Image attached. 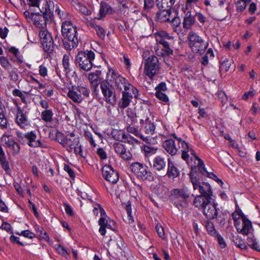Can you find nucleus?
Instances as JSON below:
<instances>
[{
  "instance_id": "nucleus-42",
  "label": "nucleus",
  "mask_w": 260,
  "mask_h": 260,
  "mask_svg": "<svg viewBox=\"0 0 260 260\" xmlns=\"http://www.w3.org/2000/svg\"><path fill=\"white\" fill-rule=\"evenodd\" d=\"M44 50L48 54L52 53L55 48V45L54 44L53 40H50L42 44Z\"/></svg>"
},
{
  "instance_id": "nucleus-41",
  "label": "nucleus",
  "mask_w": 260,
  "mask_h": 260,
  "mask_svg": "<svg viewBox=\"0 0 260 260\" xmlns=\"http://www.w3.org/2000/svg\"><path fill=\"white\" fill-rule=\"evenodd\" d=\"M247 244L251 248L260 251V245L254 237H248L247 239Z\"/></svg>"
},
{
  "instance_id": "nucleus-6",
  "label": "nucleus",
  "mask_w": 260,
  "mask_h": 260,
  "mask_svg": "<svg viewBox=\"0 0 260 260\" xmlns=\"http://www.w3.org/2000/svg\"><path fill=\"white\" fill-rule=\"evenodd\" d=\"M106 79L111 87L120 92L123 90L128 82L116 69L110 67L108 68Z\"/></svg>"
},
{
  "instance_id": "nucleus-31",
  "label": "nucleus",
  "mask_w": 260,
  "mask_h": 260,
  "mask_svg": "<svg viewBox=\"0 0 260 260\" xmlns=\"http://www.w3.org/2000/svg\"><path fill=\"white\" fill-rule=\"evenodd\" d=\"M88 79L91 84V87L93 89V92L95 94H98V90L97 88L99 83V74L96 73H91L88 75Z\"/></svg>"
},
{
  "instance_id": "nucleus-5",
  "label": "nucleus",
  "mask_w": 260,
  "mask_h": 260,
  "mask_svg": "<svg viewBox=\"0 0 260 260\" xmlns=\"http://www.w3.org/2000/svg\"><path fill=\"white\" fill-rule=\"evenodd\" d=\"M202 197H195L193 204L194 206L203 210L204 214L209 219H213L217 217L218 211L216 205L211 203L212 197L203 199Z\"/></svg>"
},
{
  "instance_id": "nucleus-9",
  "label": "nucleus",
  "mask_w": 260,
  "mask_h": 260,
  "mask_svg": "<svg viewBox=\"0 0 260 260\" xmlns=\"http://www.w3.org/2000/svg\"><path fill=\"white\" fill-rule=\"evenodd\" d=\"M188 40L189 46L194 53H203L208 45L200 36L192 31L189 33Z\"/></svg>"
},
{
  "instance_id": "nucleus-23",
  "label": "nucleus",
  "mask_w": 260,
  "mask_h": 260,
  "mask_svg": "<svg viewBox=\"0 0 260 260\" xmlns=\"http://www.w3.org/2000/svg\"><path fill=\"white\" fill-rule=\"evenodd\" d=\"M115 152L123 159L128 160L132 158V154L122 143L117 142L113 144Z\"/></svg>"
},
{
  "instance_id": "nucleus-57",
  "label": "nucleus",
  "mask_w": 260,
  "mask_h": 260,
  "mask_svg": "<svg viewBox=\"0 0 260 260\" xmlns=\"http://www.w3.org/2000/svg\"><path fill=\"white\" fill-rule=\"evenodd\" d=\"M154 6V0H144V10L148 11Z\"/></svg>"
},
{
  "instance_id": "nucleus-21",
  "label": "nucleus",
  "mask_w": 260,
  "mask_h": 260,
  "mask_svg": "<svg viewBox=\"0 0 260 260\" xmlns=\"http://www.w3.org/2000/svg\"><path fill=\"white\" fill-rule=\"evenodd\" d=\"M156 43L155 45H165V46L170 45L169 41L172 40L174 37L170 35L169 33L164 30H157L154 34Z\"/></svg>"
},
{
  "instance_id": "nucleus-17",
  "label": "nucleus",
  "mask_w": 260,
  "mask_h": 260,
  "mask_svg": "<svg viewBox=\"0 0 260 260\" xmlns=\"http://www.w3.org/2000/svg\"><path fill=\"white\" fill-rule=\"evenodd\" d=\"M16 134L17 136L19 139L25 138L27 140V144L29 146L31 147H43L41 141L37 139V136L34 131L27 132L24 134L17 132Z\"/></svg>"
},
{
  "instance_id": "nucleus-12",
  "label": "nucleus",
  "mask_w": 260,
  "mask_h": 260,
  "mask_svg": "<svg viewBox=\"0 0 260 260\" xmlns=\"http://www.w3.org/2000/svg\"><path fill=\"white\" fill-rule=\"evenodd\" d=\"M130 168L137 178L143 180H153V177L151 173L148 170V167L146 165L139 162H135L131 164Z\"/></svg>"
},
{
  "instance_id": "nucleus-24",
  "label": "nucleus",
  "mask_w": 260,
  "mask_h": 260,
  "mask_svg": "<svg viewBox=\"0 0 260 260\" xmlns=\"http://www.w3.org/2000/svg\"><path fill=\"white\" fill-rule=\"evenodd\" d=\"M16 123L23 129H27L30 126L28 118L23 110L19 107L17 108L16 115Z\"/></svg>"
},
{
  "instance_id": "nucleus-13",
  "label": "nucleus",
  "mask_w": 260,
  "mask_h": 260,
  "mask_svg": "<svg viewBox=\"0 0 260 260\" xmlns=\"http://www.w3.org/2000/svg\"><path fill=\"white\" fill-rule=\"evenodd\" d=\"M100 88L105 101L112 106L115 105L116 96L115 89L110 86L106 79L101 82Z\"/></svg>"
},
{
  "instance_id": "nucleus-8",
  "label": "nucleus",
  "mask_w": 260,
  "mask_h": 260,
  "mask_svg": "<svg viewBox=\"0 0 260 260\" xmlns=\"http://www.w3.org/2000/svg\"><path fill=\"white\" fill-rule=\"evenodd\" d=\"M122 98L118 105L119 108L124 109L127 107L131 102L133 98H138L139 96V90L129 82L121 91Z\"/></svg>"
},
{
  "instance_id": "nucleus-7",
  "label": "nucleus",
  "mask_w": 260,
  "mask_h": 260,
  "mask_svg": "<svg viewBox=\"0 0 260 260\" xmlns=\"http://www.w3.org/2000/svg\"><path fill=\"white\" fill-rule=\"evenodd\" d=\"M94 57L95 54L91 50L80 51L76 56L75 62L81 69L89 71L92 69Z\"/></svg>"
},
{
  "instance_id": "nucleus-1",
  "label": "nucleus",
  "mask_w": 260,
  "mask_h": 260,
  "mask_svg": "<svg viewBox=\"0 0 260 260\" xmlns=\"http://www.w3.org/2000/svg\"><path fill=\"white\" fill-rule=\"evenodd\" d=\"M42 5L40 11L43 15L37 13H31L30 19L35 26L41 29H45L47 23L51 21L54 9V3L51 1H41Z\"/></svg>"
},
{
  "instance_id": "nucleus-25",
  "label": "nucleus",
  "mask_w": 260,
  "mask_h": 260,
  "mask_svg": "<svg viewBox=\"0 0 260 260\" xmlns=\"http://www.w3.org/2000/svg\"><path fill=\"white\" fill-rule=\"evenodd\" d=\"M176 143H177L176 140L173 137L166 140L163 143L164 149L172 156L176 155L179 152V146L177 147Z\"/></svg>"
},
{
  "instance_id": "nucleus-45",
  "label": "nucleus",
  "mask_w": 260,
  "mask_h": 260,
  "mask_svg": "<svg viewBox=\"0 0 260 260\" xmlns=\"http://www.w3.org/2000/svg\"><path fill=\"white\" fill-rule=\"evenodd\" d=\"M93 207V213L94 215L97 216L100 213L101 216L105 215L106 212L99 204L94 203L92 205Z\"/></svg>"
},
{
  "instance_id": "nucleus-60",
  "label": "nucleus",
  "mask_w": 260,
  "mask_h": 260,
  "mask_svg": "<svg viewBox=\"0 0 260 260\" xmlns=\"http://www.w3.org/2000/svg\"><path fill=\"white\" fill-rule=\"evenodd\" d=\"M16 234L19 235L20 236H23L25 237L29 238V239H32L34 238L35 235L34 234L31 232L29 230H24L21 232V233H16Z\"/></svg>"
},
{
  "instance_id": "nucleus-50",
  "label": "nucleus",
  "mask_w": 260,
  "mask_h": 260,
  "mask_svg": "<svg viewBox=\"0 0 260 260\" xmlns=\"http://www.w3.org/2000/svg\"><path fill=\"white\" fill-rule=\"evenodd\" d=\"M155 95L161 102L167 103L169 102L168 96L163 92H155Z\"/></svg>"
},
{
  "instance_id": "nucleus-34",
  "label": "nucleus",
  "mask_w": 260,
  "mask_h": 260,
  "mask_svg": "<svg viewBox=\"0 0 260 260\" xmlns=\"http://www.w3.org/2000/svg\"><path fill=\"white\" fill-rule=\"evenodd\" d=\"M167 175L169 178L172 179L177 177L179 175V172L178 169L175 167L174 165L172 162L170 161L168 162Z\"/></svg>"
},
{
  "instance_id": "nucleus-27",
  "label": "nucleus",
  "mask_w": 260,
  "mask_h": 260,
  "mask_svg": "<svg viewBox=\"0 0 260 260\" xmlns=\"http://www.w3.org/2000/svg\"><path fill=\"white\" fill-rule=\"evenodd\" d=\"M199 162L197 163V168L200 173L204 176L211 178L217 182L222 183V181L217 176L212 172H208L202 159H199Z\"/></svg>"
},
{
  "instance_id": "nucleus-33",
  "label": "nucleus",
  "mask_w": 260,
  "mask_h": 260,
  "mask_svg": "<svg viewBox=\"0 0 260 260\" xmlns=\"http://www.w3.org/2000/svg\"><path fill=\"white\" fill-rule=\"evenodd\" d=\"M70 55L65 54L62 59V64L63 67V71L66 75H68L72 71V66L70 61Z\"/></svg>"
},
{
  "instance_id": "nucleus-43",
  "label": "nucleus",
  "mask_w": 260,
  "mask_h": 260,
  "mask_svg": "<svg viewBox=\"0 0 260 260\" xmlns=\"http://www.w3.org/2000/svg\"><path fill=\"white\" fill-rule=\"evenodd\" d=\"M205 226L207 231L208 233L212 236H216L217 235L216 230L215 229L213 223L207 220L205 222Z\"/></svg>"
},
{
  "instance_id": "nucleus-52",
  "label": "nucleus",
  "mask_w": 260,
  "mask_h": 260,
  "mask_svg": "<svg viewBox=\"0 0 260 260\" xmlns=\"http://www.w3.org/2000/svg\"><path fill=\"white\" fill-rule=\"evenodd\" d=\"M247 6V4L243 1L239 0L236 4V11L238 12H243Z\"/></svg>"
},
{
  "instance_id": "nucleus-11",
  "label": "nucleus",
  "mask_w": 260,
  "mask_h": 260,
  "mask_svg": "<svg viewBox=\"0 0 260 260\" xmlns=\"http://www.w3.org/2000/svg\"><path fill=\"white\" fill-rule=\"evenodd\" d=\"M89 90L85 86L81 85L73 86L69 89L67 95L74 102L80 103L84 98L89 97Z\"/></svg>"
},
{
  "instance_id": "nucleus-47",
  "label": "nucleus",
  "mask_w": 260,
  "mask_h": 260,
  "mask_svg": "<svg viewBox=\"0 0 260 260\" xmlns=\"http://www.w3.org/2000/svg\"><path fill=\"white\" fill-rule=\"evenodd\" d=\"M172 23V25L173 26L174 28V31H179L180 32V23H181V20L179 18V17L177 16H174L172 17V20L171 19V21Z\"/></svg>"
},
{
  "instance_id": "nucleus-39",
  "label": "nucleus",
  "mask_w": 260,
  "mask_h": 260,
  "mask_svg": "<svg viewBox=\"0 0 260 260\" xmlns=\"http://www.w3.org/2000/svg\"><path fill=\"white\" fill-rule=\"evenodd\" d=\"M89 26L95 29L96 35L102 40H104L105 37V31L103 27L97 25L94 22H90Z\"/></svg>"
},
{
  "instance_id": "nucleus-36",
  "label": "nucleus",
  "mask_w": 260,
  "mask_h": 260,
  "mask_svg": "<svg viewBox=\"0 0 260 260\" xmlns=\"http://www.w3.org/2000/svg\"><path fill=\"white\" fill-rule=\"evenodd\" d=\"M53 115L52 109L44 110L41 113V118L46 123L51 122L53 121Z\"/></svg>"
},
{
  "instance_id": "nucleus-2",
  "label": "nucleus",
  "mask_w": 260,
  "mask_h": 260,
  "mask_svg": "<svg viewBox=\"0 0 260 260\" xmlns=\"http://www.w3.org/2000/svg\"><path fill=\"white\" fill-rule=\"evenodd\" d=\"M171 136L176 140L179 146L178 152H181L182 159L186 162L191 169L197 167L199 159H201L198 156L191 146L181 138L178 137L175 133L172 134Z\"/></svg>"
},
{
  "instance_id": "nucleus-29",
  "label": "nucleus",
  "mask_w": 260,
  "mask_h": 260,
  "mask_svg": "<svg viewBox=\"0 0 260 260\" xmlns=\"http://www.w3.org/2000/svg\"><path fill=\"white\" fill-rule=\"evenodd\" d=\"M172 12L170 9L160 10L156 13V20L160 22H168L172 18Z\"/></svg>"
},
{
  "instance_id": "nucleus-46",
  "label": "nucleus",
  "mask_w": 260,
  "mask_h": 260,
  "mask_svg": "<svg viewBox=\"0 0 260 260\" xmlns=\"http://www.w3.org/2000/svg\"><path fill=\"white\" fill-rule=\"evenodd\" d=\"M55 12L62 22L70 21L68 20L69 14L66 12L61 11L58 7L56 8Z\"/></svg>"
},
{
  "instance_id": "nucleus-56",
  "label": "nucleus",
  "mask_w": 260,
  "mask_h": 260,
  "mask_svg": "<svg viewBox=\"0 0 260 260\" xmlns=\"http://www.w3.org/2000/svg\"><path fill=\"white\" fill-rule=\"evenodd\" d=\"M8 122L5 114L0 112V126L2 128H7L8 127Z\"/></svg>"
},
{
  "instance_id": "nucleus-14",
  "label": "nucleus",
  "mask_w": 260,
  "mask_h": 260,
  "mask_svg": "<svg viewBox=\"0 0 260 260\" xmlns=\"http://www.w3.org/2000/svg\"><path fill=\"white\" fill-rule=\"evenodd\" d=\"M159 68L158 60L155 56L151 55L146 60L144 73L150 78L152 79L154 75L158 73Z\"/></svg>"
},
{
  "instance_id": "nucleus-32",
  "label": "nucleus",
  "mask_w": 260,
  "mask_h": 260,
  "mask_svg": "<svg viewBox=\"0 0 260 260\" xmlns=\"http://www.w3.org/2000/svg\"><path fill=\"white\" fill-rule=\"evenodd\" d=\"M153 168L155 170L160 171L166 167V161L164 157L156 156L153 160Z\"/></svg>"
},
{
  "instance_id": "nucleus-3",
  "label": "nucleus",
  "mask_w": 260,
  "mask_h": 260,
  "mask_svg": "<svg viewBox=\"0 0 260 260\" xmlns=\"http://www.w3.org/2000/svg\"><path fill=\"white\" fill-rule=\"evenodd\" d=\"M61 34L64 40L63 41V46L65 49L71 50L77 47L78 39L77 36V28L71 21L62 22Z\"/></svg>"
},
{
  "instance_id": "nucleus-35",
  "label": "nucleus",
  "mask_w": 260,
  "mask_h": 260,
  "mask_svg": "<svg viewBox=\"0 0 260 260\" xmlns=\"http://www.w3.org/2000/svg\"><path fill=\"white\" fill-rule=\"evenodd\" d=\"M123 208L125 210L127 214V217L125 219V221L128 223H132L134 222V218L132 215V206L129 201L122 205Z\"/></svg>"
},
{
  "instance_id": "nucleus-62",
  "label": "nucleus",
  "mask_w": 260,
  "mask_h": 260,
  "mask_svg": "<svg viewBox=\"0 0 260 260\" xmlns=\"http://www.w3.org/2000/svg\"><path fill=\"white\" fill-rule=\"evenodd\" d=\"M56 250L60 254L64 256H66L70 254V252H68L64 247L60 245H58L57 246Z\"/></svg>"
},
{
  "instance_id": "nucleus-40",
  "label": "nucleus",
  "mask_w": 260,
  "mask_h": 260,
  "mask_svg": "<svg viewBox=\"0 0 260 260\" xmlns=\"http://www.w3.org/2000/svg\"><path fill=\"white\" fill-rule=\"evenodd\" d=\"M39 36L41 40V44L49 41L50 40H52L53 39L52 35L46 29H40L39 32Z\"/></svg>"
},
{
  "instance_id": "nucleus-15",
  "label": "nucleus",
  "mask_w": 260,
  "mask_h": 260,
  "mask_svg": "<svg viewBox=\"0 0 260 260\" xmlns=\"http://www.w3.org/2000/svg\"><path fill=\"white\" fill-rule=\"evenodd\" d=\"M56 140L69 153L72 152L74 146L78 145L80 143L79 137L68 138L61 133L56 135Z\"/></svg>"
},
{
  "instance_id": "nucleus-19",
  "label": "nucleus",
  "mask_w": 260,
  "mask_h": 260,
  "mask_svg": "<svg viewBox=\"0 0 260 260\" xmlns=\"http://www.w3.org/2000/svg\"><path fill=\"white\" fill-rule=\"evenodd\" d=\"M103 177L109 182L115 184L119 180L118 172L109 165H105L102 168Z\"/></svg>"
},
{
  "instance_id": "nucleus-51",
  "label": "nucleus",
  "mask_w": 260,
  "mask_h": 260,
  "mask_svg": "<svg viewBox=\"0 0 260 260\" xmlns=\"http://www.w3.org/2000/svg\"><path fill=\"white\" fill-rule=\"evenodd\" d=\"M157 150V147H151L149 146H144L143 150L146 155L147 156L151 155L156 153Z\"/></svg>"
},
{
  "instance_id": "nucleus-22",
  "label": "nucleus",
  "mask_w": 260,
  "mask_h": 260,
  "mask_svg": "<svg viewBox=\"0 0 260 260\" xmlns=\"http://www.w3.org/2000/svg\"><path fill=\"white\" fill-rule=\"evenodd\" d=\"M235 227L239 233L245 235L250 234L253 230L252 223L246 216H243V219Z\"/></svg>"
},
{
  "instance_id": "nucleus-48",
  "label": "nucleus",
  "mask_w": 260,
  "mask_h": 260,
  "mask_svg": "<svg viewBox=\"0 0 260 260\" xmlns=\"http://www.w3.org/2000/svg\"><path fill=\"white\" fill-rule=\"evenodd\" d=\"M231 63L232 61L228 58H225L220 64V70L227 72L231 66Z\"/></svg>"
},
{
  "instance_id": "nucleus-38",
  "label": "nucleus",
  "mask_w": 260,
  "mask_h": 260,
  "mask_svg": "<svg viewBox=\"0 0 260 260\" xmlns=\"http://www.w3.org/2000/svg\"><path fill=\"white\" fill-rule=\"evenodd\" d=\"M232 218L234 221L235 226L237 225L243 219V216H246L239 208H237L235 211L232 214Z\"/></svg>"
},
{
  "instance_id": "nucleus-53",
  "label": "nucleus",
  "mask_w": 260,
  "mask_h": 260,
  "mask_svg": "<svg viewBox=\"0 0 260 260\" xmlns=\"http://www.w3.org/2000/svg\"><path fill=\"white\" fill-rule=\"evenodd\" d=\"M196 17H197L198 20L201 23L202 25L204 24L205 23L208 22V18L205 16L201 12H196L195 15Z\"/></svg>"
},
{
  "instance_id": "nucleus-55",
  "label": "nucleus",
  "mask_w": 260,
  "mask_h": 260,
  "mask_svg": "<svg viewBox=\"0 0 260 260\" xmlns=\"http://www.w3.org/2000/svg\"><path fill=\"white\" fill-rule=\"evenodd\" d=\"M155 229L158 236L162 239H165L166 238L165 233L164 232V228L162 226V225L160 223L156 224L155 225Z\"/></svg>"
},
{
  "instance_id": "nucleus-4",
  "label": "nucleus",
  "mask_w": 260,
  "mask_h": 260,
  "mask_svg": "<svg viewBox=\"0 0 260 260\" xmlns=\"http://www.w3.org/2000/svg\"><path fill=\"white\" fill-rule=\"evenodd\" d=\"M197 169H198L197 167L191 169L189 174V180L192 184L193 190H198L200 193V195L196 197H202L204 200L205 199L212 197L213 191L211 185L208 182L201 180Z\"/></svg>"
},
{
  "instance_id": "nucleus-10",
  "label": "nucleus",
  "mask_w": 260,
  "mask_h": 260,
  "mask_svg": "<svg viewBox=\"0 0 260 260\" xmlns=\"http://www.w3.org/2000/svg\"><path fill=\"white\" fill-rule=\"evenodd\" d=\"M189 191L185 188H177L172 190L171 199L176 207L179 210L186 204V200L189 197Z\"/></svg>"
},
{
  "instance_id": "nucleus-26",
  "label": "nucleus",
  "mask_w": 260,
  "mask_h": 260,
  "mask_svg": "<svg viewBox=\"0 0 260 260\" xmlns=\"http://www.w3.org/2000/svg\"><path fill=\"white\" fill-rule=\"evenodd\" d=\"M184 16L183 22V27L185 29H188L195 23V17L192 14L191 11L188 8L183 9Z\"/></svg>"
},
{
  "instance_id": "nucleus-58",
  "label": "nucleus",
  "mask_w": 260,
  "mask_h": 260,
  "mask_svg": "<svg viewBox=\"0 0 260 260\" xmlns=\"http://www.w3.org/2000/svg\"><path fill=\"white\" fill-rule=\"evenodd\" d=\"M63 170L67 172L69 176L72 179H74L75 177V174L74 170L67 164H64Z\"/></svg>"
},
{
  "instance_id": "nucleus-64",
  "label": "nucleus",
  "mask_w": 260,
  "mask_h": 260,
  "mask_svg": "<svg viewBox=\"0 0 260 260\" xmlns=\"http://www.w3.org/2000/svg\"><path fill=\"white\" fill-rule=\"evenodd\" d=\"M39 74L41 76L43 77H45L48 76V69L45 65H40L39 66Z\"/></svg>"
},
{
  "instance_id": "nucleus-30",
  "label": "nucleus",
  "mask_w": 260,
  "mask_h": 260,
  "mask_svg": "<svg viewBox=\"0 0 260 260\" xmlns=\"http://www.w3.org/2000/svg\"><path fill=\"white\" fill-rule=\"evenodd\" d=\"M114 13V10L108 3L104 1L101 2L99 10L100 18L105 17L107 14H112Z\"/></svg>"
},
{
  "instance_id": "nucleus-20",
  "label": "nucleus",
  "mask_w": 260,
  "mask_h": 260,
  "mask_svg": "<svg viewBox=\"0 0 260 260\" xmlns=\"http://www.w3.org/2000/svg\"><path fill=\"white\" fill-rule=\"evenodd\" d=\"M1 139L3 145L8 149V151L13 155L18 153L20 150L19 145L13 139H10L9 136L4 134Z\"/></svg>"
},
{
  "instance_id": "nucleus-37",
  "label": "nucleus",
  "mask_w": 260,
  "mask_h": 260,
  "mask_svg": "<svg viewBox=\"0 0 260 260\" xmlns=\"http://www.w3.org/2000/svg\"><path fill=\"white\" fill-rule=\"evenodd\" d=\"M107 217L106 213H105V215L101 216L98 221L100 226L99 231L102 236L105 235L106 233Z\"/></svg>"
},
{
  "instance_id": "nucleus-16",
  "label": "nucleus",
  "mask_w": 260,
  "mask_h": 260,
  "mask_svg": "<svg viewBox=\"0 0 260 260\" xmlns=\"http://www.w3.org/2000/svg\"><path fill=\"white\" fill-rule=\"evenodd\" d=\"M155 126L153 123H152L149 118H147L145 120V125L144 127L143 131L147 136L141 134L140 138L147 144H154L156 142L155 137H151L155 132Z\"/></svg>"
},
{
  "instance_id": "nucleus-18",
  "label": "nucleus",
  "mask_w": 260,
  "mask_h": 260,
  "mask_svg": "<svg viewBox=\"0 0 260 260\" xmlns=\"http://www.w3.org/2000/svg\"><path fill=\"white\" fill-rule=\"evenodd\" d=\"M111 136L115 140L131 144H137L138 141L131 137L128 136L125 132L122 129H113L111 132Z\"/></svg>"
},
{
  "instance_id": "nucleus-63",
  "label": "nucleus",
  "mask_w": 260,
  "mask_h": 260,
  "mask_svg": "<svg viewBox=\"0 0 260 260\" xmlns=\"http://www.w3.org/2000/svg\"><path fill=\"white\" fill-rule=\"evenodd\" d=\"M156 92H163L167 90L166 83L162 82L159 83L155 88Z\"/></svg>"
},
{
  "instance_id": "nucleus-49",
  "label": "nucleus",
  "mask_w": 260,
  "mask_h": 260,
  "mask_svg": "<svg viewBox=\"0 0 260 260\" xmlns=\"http://www.w3.org/2000/svg\"><path fill=\"white\" fill-rule=\"evenodd\" d=\"M0 64L7 70H9L11 67V63L5 56H0Z\"/></svg>"
},
{
  "instance_id": "nucleus-44",
  "label": "nucleus",
  "mask_w": 260,
  "mask_h": 260,
  "mask_svg": "<svg viewBox=\"0 0 260 260\" xmlns=\"http://www.w3.org/2000/svg\"><path fill=\"white\" fill-rule=\"evenodd\" d=\"M36 230L40 233V237L44 239V240L47 241L48 242H50V238L47 232H45L44 229L39 225H37L35 227Z\"/></svg>"
},
{
  "instance_id": "nucleus-59",
  "label": "nucleus",
  "mask_w": 260,
  "mask_h": 260,
  "mask_svg": "<svg viewBox=\"0 0 260 260\" xmlns=\"http://www.w3.org/2000/svg\"><path fill=\"white\" fill-rule=\"evenodd\" d=\"M74 153L76 155H79L81 157H85L83 155V152L82 146L79 144L78 145H75L73 147Z\"/></svg>"
},
{
  "instance_id": "nucleus-61",
  "label": "nucleus",
  "mask_w": 260,
  "mask_h": 260,
  "mask_svg": "<svg viewBox=\"0 0 260 260\" xmlns=\"http://www.w3.org/2000/svg\"><path fill=\"white\" fill-rule=\"evenodd\" d=\"M156 6L159 9L169 8L168 7V2L167 0H156Z\"/></svg>"
},
{
  "instance_id": "nucleus-54",
  "label": "nucleus",
  "mask_w": 260,
  "mask_h": 260,
  "mask_svg": "<svg viewBox=\"0 0 260 260\" xmlns=\"http://www.w3.org/2000/svg\"><path fill=\"white\" fill-rule=\"evenodd\" d=\"M9 52L13 54L15 57L17 58L19 61L22 62L21 56L19 50L15 47H11L7 48Z\"/></svg>"
},
{
  "instance_id": "nucleus-28",
  "label": "nucleus",
  "mask_w": 260,
  "mask_h": 260,
  "mask_svg": "<svg viewBox=\"0 0 260 260\" xmlns=\"http://www.w3.org/2000/svg\"><path fill=\"white\" fill-rule=\"evenodd\" d=\"M154 50L156 55L161 57L168 56L173 53V50L170 47V45L165 47V45H155Z\"/></svg>"
}]
</instances>
